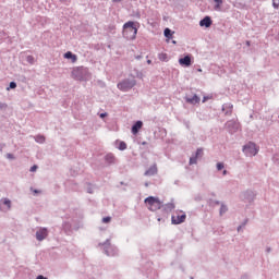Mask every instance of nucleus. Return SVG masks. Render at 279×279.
I'll use <instances>...</instances> for the list:
<instances>
[{
  "instance_id": "obj_1",
  "label": "nucleus",
  "mask_w": 279,
  "mask_h": 279,
  "mask_svg": "<svg viewBox=\"0 0 279 279\" xmlns=\"http://www.w3.org/2000/svg\"><path fill=\"white\" fill-rule=\"evenodd\" d=\"M138 23L129 21L124 23L123 25V31H122V36L126 40H136V34H138V27H136Z\"/></svg>"
},
{
  "instance_id": "obj_2",
  "label": "nucleus",
  "mask_w": 279,
  "mask_h": 279,
  "mask_svg": "<svg viewBox=\"0 0 279 279\" xmlns=\"http://www.w3.org/2000/svg\"><path fill=\"white\" fill-rule=\"evenodd\" d=\"M144 203L150 213H156V210H160V208H162L161 199L156 196H148L145 198Z\"/></svg>"
},
{
  "instance_id": "obj_3",
  "label": "nucleus",
  "mask_w": 279,
  "mask_h": 279,
  "mask_svg": "<svg viewBox=\"0 0 279 279\" xmlns=\"http://www.w3.org/2000/svg\"><path fill=\"white\" fill-rule=\"evenodd\" d=\"M71 75L73 80H78L80 82H83L84 80H88V68H84V66L73 68Z\"/></svg>"
},
{
  "instance_id": "obj_4",
  "label": "nucleus",
  "mask_w": 279,
  "mask_h": 279,
  "mask_svg": "<svg viewBox=\"0 0 279 279\" xmlns=\"http://www.w3.org/2000/svg\"><path fill=\"white\" fill-rule=\"evenodd\" d=\"M136 86V80L132 78H125L122 82L118 83L119 90H122L123 93H128V90H132L133 87Z\"/></svg>"
},
{
  "instance_id": "obj_5",
  "label": "nucleus",
  "mask_w": 279,
  "mask_h": 279,
  "mask_svg": "<svg viewBox=\"0 0 279 279\" xmlns=\"http://www.w3.org/2000/svg\"><path fill=\"white\" fill-rule=\"evenodd\" d=\"M243 151L246 156H256L258 154V146L250 142L243 147Z\"/></svg>"
},
{
  "instance_id": "obj_6",
  "label": "nucleus",
  "mask_w": 279,
  "mask_h": 279,
  "mask_svg": "<svg viewBox=\"0 0 279 279\" xmlns=\"http://www.w3.org/2000/svg\"><path fill=\"white\" fill-rule=\"evenodd\" d=\"M241 124L236 120H229L226 123V129L230 132V134H234L239 132Z\"/></svg>"
},
{
  "instance_id": "obj_7",
  "label": "nucleus",
  "mask_w": 279,
  "mask_h": 279,
  "mask_svg": "<svg viewBox=\"0 0 279 279\" xmlns=\"http://www.w3.org/2000/svg\"><path fill=\"white\" fill-rule=\"evenodd\" d=\"M171 221L174 226H180V223H184L186 221V214L178 211L172 216Z\"/></svg>"
},
{
  "instance_id": "obj_8",
  "label": "nucleus",
  "mask_w": 279,
  "mask_h": 279,
  "mask_svg": "<svg viewBox=\"0 0 279 279\" xmlns=\"http://www.w3.org/2000/svg\"><path fill=\"white\" fill-rule=\"evenodd\" d=\"M47 236H49V231L47 230V228H40V229L36 232V239H37V241H45V239H47Z\"/></svg>"
},
{
  "instance_id": "obj_9",
  "label": "nucleus",
  "mask_w": 279,
  "mask_h": 279,
  "mask_svg": "<svg viewBox=\"0 0 279 279\" xmlns=\"http://www.w3.org/2000/svg\"><path fill=\"white\" fill-rule=\"evenodd\" d=\"M10 208H12V202L8 198H3L0 201V209L8 211L10 210Z\"/></svg>"
},
{
  "instance_id": "obj_10",
  "label": "nucleus",
  "mask_w": 279,
  "mask_h": 279,
  "mask_svg": "<svg viewBox=\"0 0 279 279\" xmlns=\"http://www.w3.org/2000/svg\"><path fill=\"white\" fill-rule=\"evenodd\" d=\"M179 64L181 66H191L193 64V61L191 60V56H185L184 58L179 59Z\"/></svg>"
},
{
  "instance_id": "obj_11",
  "label": "nucleus",
  "mask_w": 279,
  "mask_h": 279,
  "mask_svg": "<svg viewBox=\"0 0 279 279\" xmlns=\"http://www.w3.org/2000/svg\"><path fill=\"white\" fill-rule=\"evenodd\" d=\"M63 58H65V60H71V62L73 64H75V62H77V56L76 54H73V52L71 51H68L63 54Z\"/></svg>"
},
{
  "instance_id": "obj_12",
  "label": "nucleus",
  "mask_w": 279,
  "mask_h": 279,
  "mask_svg": "<svg viewBox=\"0 0 279 279\" xmlns=\"http://www.w3.org/2000/svg\"><path fill=\"white\" fill-rule=\"evenodd\" d=\"M201 27H210L213 25V20L210 16H205L201 22H199Z\"/></svg>"
},
{
  "instance_id": "obj_13",
  "label": "nucleus",
  "mask_w": 279,
  "mask_h": 279,
  "mask_svg": "<svg viewBox=\"0 0 279 279\" xmlns=\"http://www.w3.org/2000/svg\"><path fill=\"white\" fill-rule=\"evenodd\" d=\"M156 173H158V167L154 165L148 170L145 171L144 175L150 178L151 175H156Z\"/></svg>"
},
{
  "instance_id": "obj_14",
  "label": "nucleus",
  "mask_w": 279,
  "mask_h": 279,
  "mask_svg": "<svg viewBox=\"0 0 279 279\" xmlns=\"http://www.w3.org/2000/svg\"><path fill=\"white\" fill-rule=\"evenodd\" d=\"M185 101H186V104H192V106H195V105L199 104V101H202V99L197 95H194L192 98L186 97Z\"/></svg>"
},
{
  "instance_id": "obj_15",
  "label": "nucleus",
  "mask_w": 279,
  "mask_h": 279,
  "mask_svg": "<svg viewBox=\"0 0 279 279\" xmlns=\"http://www.w3.org/2000/svg\"><path fill=\"white\" fill-rule=\"evenodd\" d=\"M143 128V121H137L132 126V134L136 135L138 134L140 130Z\"/></svg>"
},
{
  "instance_id": "obj_16",
  "label": "nucleus",
  "mask_w": 279,
  "mask_h": 279,
  "mask_svg": "<svg viewBox=\"0 0 279 279\" xmlns=\"http://www.w3.org/2000/svg\"><path fill=\"white\" fill-rule=\"evenodd\" d=\"M232 108H233L232 104H225L222 106V112H225V114L227 116H230L232 114Z\"/></svg>"
},
{
  "instance_id": "obj_17",
  "label": "nucleus",
  "mask_w": 279,
  "mask_h": 279,
  "mask_svg": "<svg viewBox=\"0 0 279 279\" xmlns=\"http://www.w3.org/2000/svg\"><path fill=\"white\" fill-rule=\"evenodd\" d=\"M214 3H216L214 5V10L216 12H221V5H223V0H214Z\"/></svg>"
},
{
  "instance_id": "obj_18",
  "label": "nucleus",
  "mask_w": 279,
  "mask_h": 279,
  "mask_svg": "<svg viewBox=\"0 0 279 279\" xmlns=\"http://www.w3.org/2000/svg\"><path fill=\"white\" fill-rule=\"evenodd\" d=\"M105 160L109 165H113V162L117 160V158L114 157L113 154H108V155H106Z\"/></svg>"
},
{
  "instance_id": "obj_19",
  "label": "nucleus",
  "mask_w": 279,
  "mask_h": 279,
  "mask_svg": "<svg viewBox=\"0 0 279 279\" xmlns=\"http://www.w3.org/2000/svg\"><path fill=\"white\" fill-rule=\"evenodd\" d=\"M163 34H165L166 38H168L169 40H171V38H173V32H171L170 28H166L163 31Z\"/></svg>"
},
{
  "instance_id": "obj_20",
  "label": "nucleus",
  "mask_w": 279,
  "mask_h": 279,
  "mask_svg": "<svg viewBox=\"0 0 279 279\" xmlns=\"http://www.w3.org/2000/svg\"><path fill=\"white\" fill-rule=\"evenodd\" d=\"M158 59L161 61V62H167L169 60V57L167 56V53L165 52H161L158 54Z\"/></svg>"
},
{
  "instance_id": "obj_21",
  "label": "nucleus",
  "mask_w": 279,
  "mask_h": 279,
  "mask_svg": "<svg viewBox=\"0 0 279 279\" xmlns=\"http://www.w3.org/2000/svg\"><path fill=\"white\" fill-rule=\"evenodd\" d=\"M119 146L118 149H120V151H125V149H128V144L125 142H118Z\"/></svg>"
},
{
  "instance_id": "obj_22",
  "label": "nucleus",
  "mask_w": 279,
  "mask_h": 279,
  "mask_svg": "<svg viewBox=\"0 0 279 279\" xmlns=\"http://www.w3.org/2000/svg\"><path fill=\"white\" fill-rule=\"evenodd\" d=\"M36 143H45V136L44 135H37L35 136Z\"/></svg>"
},
{
  "instance_id": "obj_23",
  "label": "nucleus",
  "mask_w": 279,
  "mask_h": 279,
  "mask_svg": "<svg viewBox=\"0 0 279 279\" xmlns=\"http://www.w3.org/2000/svg\"><path fill=\"white\" fill-rule=\"evenodd\" d=\"M199 157H197L196 155H194V156H192L191 158H190V165H197V159H198Z\"/></svg>"
},
{
  "instance_id": "obj_24",
  "label": "nucleus",
  "mask_w": 279,
  "mask_h": 279,
  "mask_svg": "<svg viewBox=\"0 0 279 279\" xmlns=\"http://www.w3.org/2000/svg\"><path fill=\"white\" fill-rule=\"evenodd\" d=\"M196 158H202V156H204V149L198 148L195 153Z\"/></svg>"
},
{
  "instance_id": "obj_25",
  "label": "nucleus",
  "mask_w": 279,
  "mask_h": 279,
  "mask_svg": "<svg viewBox=\"0 0 279 279\" xmlns=\"http://www.w3.org/2000/svg\"><path fill=\"white\" fill-rule=\"evenodd\" d=\"M226 213H228V207L226 205H221V207H220V215H223Z\"/></svg>"
},
{
  "instance_id": "obj_26",
  "label": "nucleus",
  "mask_w": 279,
  "mask_h": 279,
  "mask_svg": "<svg viewBox=\"0 0 279 279\" xmlns=\"http://www.w3.org/2000/svg\"><path fill=\"white\" fill-rule=\"evenodd\" d=\"M26 61L28 62V64H34V56H27Z\"/></svg>"
},
{
  "instance_id": "obj_27",
  "label": "nucleus",
  "mask_w": 279,
  "mask_h": 279,
  "mask_svg": "<svg viewBox=\"0 0 279 279\" xmlns=\"http://www.w3.org/2000/svg\"><path fill=\"white\" fill-rule=\"evenodd\" d=\"M110 221H112L110 216L102 218V223H110Z\"/></svg>"
},
{
  "instance_id": "obj_28",
  "label": "nucleus",
  "mask_w": 279,
  "mask_h": 279,
  "mask_svg": "<svg viewBox=\"0 0 279 279\" xmlns=\"http://www.w3.org/2000/svg\"><path fill=\"white\" fill-rule=\"evenodd\" d=\"M226 166L223 165V162H218L217 163V169L218 171H221Z\"/></svg>"
},
{
  "instance_id": "obj_29",
  "label": "nucleus",
  "mask_w": 279,
  "mask_h": 279,
  "mask_svg": "<svg viewBox=\"0 0 279 279\" xmlns=\"http://www.w3.org/2000/svg\"><path fill=\"white\" fill-rule=\"evenodd\" d=\"M166 208H168V210H173V208H175V206L172 203H169L166 205Z\"/></svg>"
},
{
  "instance_id": "obj_30",
  "label": "nucleus",
  "mask_w": 279,
  "mask_h": 279,
  "mask_svg": "<svg viewBox=\"0 0 279 279\" xmlns=\"http://www.w3.org/2000/svg\"><path fill=\"white\" fill-rule=\"evenodd\" d=\"M10 88H12V89L16 88V83L11 82L10 87H8L7 90H10Z\"/></svg>"
},
{
  "instance_id": "obj_31",
  "label": "nucleus",
  "mask_w": 279,
  "mask_h": 279,
  "mask_svg": "<svg viewBox=\"0 0 279 279\" xmlns=\"http://www.w3.org/2000/svg\"><path fill=\"white\" fill-rule=\"evenodd\" d=\"M272 5L276 10H278L279 8V2H277L276 0H272Z\"/></svg>"
},
{
  "instance_id": "obj_32",
  "label": "nucleus",
  "mask_w": 279,
  "mask_h": 279,
  "mask_svg": "<svg viewBox=\"0 0 279 279\" xmlns=\"http://www.w3.org/2000/svg\"><path fill=\"white\" fill-rule=\"evenodd\" d=\"M5 108H8V105L0 102V110H5Z\"/></svg>"
},
{
  "instance_id": "obj_33",
  "label": "nucleus",
  "mask_w": 279,
  "mask_h": 279,
  "mask_svg": "<svg viewBox=\"0 0 279 279\" xmlns=\"http://www.w3.org/2000/svg\"><path fill=\"white\" fill-rule=\"evenodd\" d=\"M208 99H211V97H210V96H205V97L203 98V104H206V102L208 101Z\"/></svg>"
},
{
  "instance_id": "obj_34",
  "label": "nucleus",
  "mask_w": 279,
  "mask_h": 279,
  "mask_svg": "<svg viewBox=\"0 0 279 279\" xmlns=\"http://www.w3.org/2000/svg\"><path fill=\"white\" fill-rule=\"evenodd\" d=\"M7 158L9 159V160H14V156L12 155V154H7Z\"/></svg>"
},
{
  "instance_id": "obj_35",
  "label": "nucleus",
  "mask_w": 279,
  "mask_h": 279,
  "mask_svg": "<svg viewBox=\"0 0 279 279\" xmlns=\"http://www.w3.org/2000/svg\"><path fill=\"white\" fill-rule=\"evenodd\" d=\"M37 169H38V166H33V167H31V171H32V172L37 171Z\"/></svg>"
},
{
  "instance_id": "obj_36",
  "label": "nucleus",
  "mask_w": 279,
  "mask_h": 279,
  "mask_svg": "<svg viewBox=\"0 0 279 279\" xmlns=\"http://www.w3.org/2000/svg\"><path fill=\"white\" fill-rule=\"evenodd\" d=\"M105 117H108V113H100V119H105Z\"/></svg>"
},
{
  "instance_id": "obj_37",
  "label": "nucleus",
  "mask_w": 279,
  "mask_h": 279,
  "mask_svg": "<svg viewBox=\"0 0 279 279\" xmlns=\"http://www.w3.org/2000/svg\"><path fill=\"white\" fill-rule=\"evenodd\" d=\"M36 279H47V277H45V276H43V275H39V276H37Z\"/></svg>"
},
{
  "instance_id": "obj_38",
  "label": "nucleus",
  "mask_w": 279,
  "mask_h": 279,
  "mask_svg": "<svg viewBox=\"0 0 279 279\" xmlns=\"http://www.w3.org/2000/svg\"><path fill=\"white\" fill-rule=\"evenodd\" d=\"M252 43L250 40H246V47H251Z\"/></svg>"
},
{
  "instance_id": "obj_39",
  "label": "nucleus",
  "mask_w": 279,
  "mask_h": 279,
  "mask_svg": "<svg viewBox=\"0 0 279 279\" xmlns=\"http://www.w3.org/2000/svg\"><path fill=\"white\" fill-rule=\"evenodd\" d=\"M0 36H5V32L0 31Z\"/></svg>"
},
{
  "instance_id": "obj_40",
  "label": "nucleus",
  "mask_w": 279,
  "mask_h": 279,
  "mask_svg": "<svg viewBox=\"0 0 279 279\" xmlns=\"http://www.w3.org/2000/svg\"><path fill=\"white\" fill-rule=\"evenodd\" d=\"M222 175H228V170H223Z\"/></svg>"
},
{
  "instance_id": "obj_41",
  "label": "nucleus",
  "mask_w": 279,
  "mask_h": 279,
  "mask_svg": "<svg viewBox=\"0 0 279 279\" xmlns=\"http://www.w3.org/2000/svg\"><path fill=\"white\" fill-rule=\"evenodd\" d=\"M122 0H113V3H119L121 2Z\"/></svg>"
},
{
  "instance_id": "obj_42",
  "label": "nucleus",
  "mask_w": 279,
  "mask_h": 279,
  "mask_svg": "<svg viewBox=\"0 0 279 279\" xmlns=\"http://www.w3.org/2000/svg\"><path fill=\"white\" fill-rule=\"evenodd\" d=\"M33 192H34L35 194L40 193V191H38V190H34Z\"/></svg>"
},
{
  "instance_id": "obj_43",
  "label": "nucleus",
  "mask_w": 279,
  "mask_h": 279,
  "mask_svg": "<svg viewBox=\"0 0 279 279\" xmlns=\"http://www.w3.org/2000/svg\"><path fill=\"white\" fill-rule=\"evenodd\" d=\"M147 64H151V60H147Z\"/></svg>"
},
{
  "instance_id": "obj_44",
  "label": "nucleus",
  "mask_w": 279,
  "mask_h": 279,
  "mask_svg": "<svg viewBox=\"0 0 279 279\" xmlns=\"http://www.w3.org/2000/svg\"><path fill=\"white\" fill-rule=\"evenodd\" d=\"M3 149V145L0 144V151Z\"/></svg>"
},
{
  "instance_id": "obj_45",
  "label": "nucleus",
  "mask_w": 279,
  "mask_h": 279,
  "mask_svg": "<svg viewBox=\"0 0 279 279\" xmlns=\"http://www.w3.org/2000/svg\"><path fill=\"white\" fill-rule=\"evenodd\" d=\"M111 29H117V27L116 26H111Z\"/></svg>"
},
{
  "instance_id": "obj_46",
  "label": "nucleus",
  "mask_w": 279,
  "mask_h": 279,
  "mask_svg": "<svg viewBox=\"0 0 279 279\" xmlns=\"http://www.w3.org/2000/svg\"><path fill=\"white\" fill-rule=\"evenodd\" d=\"M198 72H202V69H199Z\"/></svg>"
}]
</instances>
